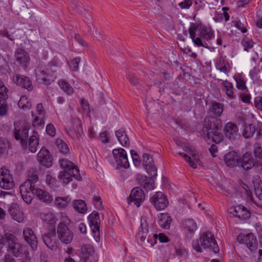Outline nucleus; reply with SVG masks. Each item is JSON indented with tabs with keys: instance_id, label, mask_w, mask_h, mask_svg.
I'll list each match as a JSON object with an SVG mask.
<instances>
[{
	"instance_id": "nucleus-1",
	"label": "nucleus",
	"mask_w": 262,
	"mask_h": 262,
	"mask_svg": "<svg viewBox=\"0 0 262 262\" xmlns=\"http://www.w3.org/2000/svg\"><path fill=\"white\" fill-rule=\"evenodd\" d=\"M4 248L8 253L2 258V262H16L10 254L15 257L19 256L21 253L23 246L14 234L4 232L3 234H0V253L3 252Z\"/></svg>"
},
{
	"instance_id": "nucleus-2",
	"label": "nucleus",
	"mask_w": 262,
	"mask_h": 262,
	"mask_svg": "<svg viewBox=\"0 0 262 262\" xmlns=\"http://www.w3.org/2000/svg\"><path fill=\"white\" fill-rule=\"evenodd\" d=\"M141 224L139 232L137 234V237L140 239L142 244L147 247L154 246L156 243V239L158 238L161 243H166L168 241L167 237L162 233L157 234L153 233H149V226L147 219L145 217H141Z\"/></svg>"
},
{
	"instance_id": "nucleus-3",
	"label": "nucleus",
	"mask_w": 262,
	"mask_h": 262,
	"mask_svg": "<svg viewBox=\"0 0 262 262\" xmlns=\"http://www.w3.org/2000/svg\"><path fill=\"white\" fill-rule=\"evenodd\" d=\"M198 26L195 24H191L189 28L190 37L192 42L198 47H203L209 48L208 44L210 40L214 38V34L210 27L206 26L200 27L199 29L198 36H196V32Z\"/></svg>"
},
{
	"instance_id": "nucleus-4",
	"label": "nucleus",
	"mask_w": 262,
	"mask_h": 262,
	"mask_svg": "<svg viewBox=\"0 0 262 262\" xmlns=\"http://www.w3.org/2000/svg\"><path fill=\"white\" fill-rule=\"evenodd\" d=\"M221 128L222 123L220 120L213 118H206L201 134L206 139L211 138L213 142L220 143L224 138Z\"/></svg>"
},
{
	"instance_id": "nucleus-5",
	"label": "nucleus",
	"mask_w": 262,
	"mask_h": 262,
	"mask_svg": "<svg viewBox=\"0 0 262 262\" xmlns=\"http://www.w3.org/2000/svg\"><path fill=\"white\" fill-rule=\"evenodd\" d=\"M60 167L63 170L60 172L58 178L65 184H68L74 177L78 181L81 180L78 167L73 163L67 159H62L59 161Z\"/></svg>"
},
{
	"instance_id": "nucleus-6",
	"label": "nucleus",
	"mask_w": 262,
	"mask_h": 262,
	"mask_svg": "<svg viewBox=\"0 0 262 262\" xmlns=\"http://www.w3.org/2000/svg\"><path fill=\"white\" fill-rule=\"evenodd\" d=\"M200 243L204 249L213 250L215 253H217L219 251L217 243L213 235L210 232H206L202 235L200 237V242L197 240L192 242L193 248L198 252H202V250Z\"/></svg>"
},
{
	"instance_id": "nucleus-7",
	"label": "nucleus",
	"mask_w": 262,
	"mask_h": 262,
	"mask_svg": "<svg viewBox=\"0 0 262 262\" xmlns=\"http://www.w3.org/2000/svg\"><path fill=\"white\" fill-rule=\"evenodd\" d=\"M67 132L72 138L79 139L83 133L80 120L78 118L71 117L67 125Z\"/></svg>"
},
{
	"instance_id": "nucleus-8",
	"label": "nucleus",
	"mask_w": 262,
	"mask_h": 262,
	"mask_svg": "<svg viewBox=\"0 0 262 262\" xmlns=\"http://www.w3.org/2000/svg\"><path fill=\"white\" fill-rule=\"evenodd\" d=\"M183 150L186 153L180 151L178 152V154L183 157L191 167L194 169L196 168L199 157L195 149L191 147H185Z\"/></svg>"
},
{
	"instance_id": "nucleus-9",
	"label": "nucleus",
	"mask_w": 262,
	"mask_h": 262,
	"mask_svg": "<svg viewBox=\"0 0 262 262\" xmlns=\"http://www.w3.org/2000/svg\"><path fill=\"white\" fill-rule=\"evenodd\" d=\"M56 230L58 237L62 243L69 244L73 240V233L72 231L63 222L58 224Z\"/></svg>"
},
{
	"instance_id": "nucleus-10",
	"label": "nucleus",
	"mask_w": 262,
	"mask_h": 262,
	"mask_svg": "<svg viewBox=\"0 0 262 262\" xmlns=\"http://www.w3.org/2000/svg\"><path fill=\"white\" fill-rule=\"evenodd\" d=\"M112 154L117 168L121 167L128 168L129 167L127 154L124 149L122 148L114 149L112 151Z\"/></svg>"
},
{
	"instance_id": "nucleus-11",
	"label": "nucleus",
	"mask_w": 262,
	"mask_h": 262,
	"mask_svg": "<svg viewBox=\"0 0 262 262\" xmlns=\"http://www.w3.org/2000/svg\"><path fill=\"white\" fill-rule=\"evenodd\" d=\"M89 225L92 231L93 236L97 242L100 241V221L98 213L93 211L89 216Z\"/></svg>"
},
{
	"instance_id": "nucleus-12",
	"label": "nucleus",
	"mask_w": 262,
	"mask_h": 262,
	"mask_svg": "<svg viewBox=\"0 0 262 262\" xmlns=\"http://www.w3.org/2000/svg\"><path fill=\"white\" fill-rule=\"evenodd\" d=\"M20 193L24 201L30 204L33 200V195H35L36 188L30 185L29 182H25L19 187Z\"/></svg>"
},
{
	"instance_id": "nucleus-13",
	"label": "nucleus",
	"mask_w": 262,
	"mask_h": 262,
	"mask_svg": "<svg viewBox=\"0 0 262 262\" xmlns=\"http://www.w3.org/2000/svg\"><path fill=\"white\" fill-rule=\"evenodd\" d=\"M14 184L12 175L8 169L2 167L0 170V187L4 189L10 190Z\"/></svg>"
},
{
	"instance_id": "nucleus-14",
	"label": "nucleus",
	"mask_w": 262,
	"mask_h": 262,
	"mask_svg": "<svg viewBox=\"0 0 262 262\" xmlns=\"http://www.w3.org/2000/svg\"><path fill=\"white\" fill-rule=\"evenodd\" d=\"M151 203L158 210L164 209L168 204L166 196L161 192H157L150 199Z\"/></svg>"
},
{
	"instance_id": "nucleus-15",
	"label": "nucleus",
	"mask_w": 262,
	"mask_h": 262,
	"mask_svg": "<svg viewBox=\"0 0 262 262\" xmlns=\"http://www.w3.org/2000/svg\"><path fill=\"white\" fill-rule=\"evenodd\" d=\"M237 241L240 244L245 245L251 251L256 249V239L252 233H249L247 235L240 234L237 237Z\"/></svg>"
},
{
	"instance_id": "nucleus-16",
	"label": "nucleus",
	"mask_w": 262,
	"mask_h": 262,
	"mask_svg": "<svg viewBox=\"0 0 262 262\" xmlns=\"http://www.w3.org/2000/svg\"><path fill=\"white\" fill-rule=\"evenodd\" d=\"M223 131L225 137L230 141H234L239 137L238 127L231 122H229L224 125Z\"/></svg>"
},
{
	"instance_id": "nucleus-17",
	"label": "nucleus",
	"mask_w": 262,
	"mask_h": 262,
	"mask_svg": "<svg viewBox=\"0 0 262 262\" xmlns=\"http://www.w3.org/2000/svg\"><path fill=\"white\" fill-rule=\"evenodd\" d=\"M145 199V194L142 189L139 187H135L131 191L130 195L128 198L129 202H133L139 207Z\"/></svg>"
},
{
	"instance_id": "nucleus-18",
	"label": "nucleus",
	"mask_w": 262,
	"mask_h": 262,
	"mask_svg": "<svg viewBox=\"0 0 262 262\" xmlns=\"http://www.w3.org/2000/svg\"><path fill=\"white\" fill-rule=\"evenodd\" d=\"M23 238L31 247L33 250L37 249L38 239L34 232L30 228H24L23 232Z\"/></svg>"
},
{
	"instance_id": "nucleus-19",
	"label": "nucleus",
	"mask_w": 262,
	"mask_h": 262,
	"mask_svg": "<svg viewBox=\"0 0 262 262\" xmlns=\"http://www.w3.org/2000/svg\"><path fill=\"white\" fill-rule=\"evenodd\" d=\"M38 161L43 166L50 167L52 165V157L49 150L42 147L37 154Z\"/></svg>"
},
{
	"instance_id": "nucleus-20",
	"label": "nucleus",
	"mask_w": 262,
	"mask_h": 262,
	"mask_svg": "<svg viewBox=\"0 0 262 262\" xmlns=\"http://www.w3.org/2000/svg\"><path fill=\"white\" fill-rule=\"evenodd\" d=\"M17 123H14L15 126V138L16 140H20L23 146H27V143L26 139L28 137V132L29 130V125L26 124L23 126L22 128H17Z\"/></svg>"
},
{
	"instance_id": "nucleus-21",
	"label": "nucleus",
	"mask_w": 262,
	"mask_h": 262,
	"mask_svg": "<svg viewBox=\"0 0 262 262\" xmlns=\"http://www.w3.org/2000/svg\"><path fill=\"white\" fill-rule=\"evenodd\" d=\"M12 80L18 86L26 89L28 91H32L33 90L32 82L27 77L15 74L13 76Z\"/></svg>"
},
{
	"instance_id": "nucleus-22",
	"label": "nucleus",
	"mask_w": 262,
	"mask_h": 262,
	"mask_svg": "<svg viewBox=\"0 0 262 262\" xmlns=\"http://www.w3.org/2000/svg\"><path fill=\"white\" fill-rule=\"evenodd\" d=\"M9 212L12 218L18 223H21L24 220L23 209L17 204H13L10 207Z\"/></svg>"
},
{
	"instance_id": "nucleus-23",
	"label": "nucleus",
	"mask_w": 262,
	"mask_h": 262,
	"mask_svg": "<svg viewBox=\"0 0 262 262\" xmlns=\"http://www.w3.org/2000/svg\"><path fill=\"white\" fill-rule=\"evenodd\" d=\"M230 212L235 217L241 220H245L250 216V212L245 207L238 205L231 208Z\"/></svg>"
},
{
	"instance_id": "nucleus-24",
	"label": "nucleus",
	"mask_w": 262,
	"mask_h": 262,
	"mask_svg": "<svg viewBox=\"0 0 262 262\" xmlns=\"http://www.w3.org/2000/svg\"><path fill=\"white\" fill-rule=\"evenodd\" d=\"M42 239L45 245L50 249L54 250L57 248L56 232L52 230L42 235Z\"/></svg>"
},
{
	"instance_id": "nucleus-25",
	"label": "nucleus",
	"mask_w": 262,
	"mask_h": 262,
	"mask_svg": "<svg viewBox=\"0 0 262 262\" xmlns=\"http://www.w3.org/2000/svg\"><path fill=\"white\" fill-rule=\"evenodd\" d=\"M255 165L252 156L248 152L245 153L239 160V165L245 170H248L251 169Z\"/></svg>"
},
{
	"instance_id": "nucleus-26",
	"label": "nucleus",
	"mask_w": 262,
	"mask_h": 262,
	"mask_svg": "<svg viewBox=\"0 0 262 262\" xmlns=\"http://www.w3.org/2000/svg\"><path fill=\"white\" fill-rule=\"evenodd\" d=\"M255 133H256L257 137L260 136V129L259 126L253 124H249L245 125L243 131V136L245 138H249L252 137Z\"/></svg>"
},
{
	"instance_id": "nucleus-27",
	"label": "nucleus",
	"mask_w": 262,
	"mask_h": 262,
	"mask_svg": "<svg viewBox=\"0 0 262 262\" xmlns=\"http://www.w3.org/2000/svg\"><path fill=\"white\" fill-rule=\"evenodd\" d=\"M225 163L229 167H234L239 165V159L236 152L233 151L226 154L224 157Z\"/></svg>"
},
{
	"instance_id": "nucleus-28",
	"label": "nucleus",
	"mask_w": 262,
	"mask_h": 262,
	"mask_svg": "<svg viewBox=\"0 0 262 262\" xmlns=\"http://www.w3.org/2000/svg\"><path fill=\"white\" fill-rule=\"evenodd\" d=\"M36 81L39 83H44L48 85L50 83V79L48 78L49 73H47L43 68H37L35 70Z\"/></svg>"
},
{
	"instance_id": "nucleus-29",
	"label": "nucleus",
	"mask_w": 262,
	"mask_h": 262,
	"mask_svg": "<svg viewBox=\"0 0 262 262\" xmlns=\"http://www.w3.org/2000/svg\"><path fill=\"white\" fill-rule=\"evenodd\" d=\"M16 60L23 67H25L30 60L28 53L23 49H17L15 51Z\"/></svg>"
},
{
	"instance_id": "nucleus-30",
	"label": "nucleus",
	"mask_w": 262,
	"mask_h": 262,
	"mask_svg": "<svg viewBox=\"0 0 262 262\" xmlns=\"http://www.w3.org/2000/svg\"><path fill=\"white\" fill-rule=\"evenodd\" d=\"M35 192V195L40 201L46 204H49L52 202L53 198L47 191L36 188Z\"/></svg>"
},
{
	"instance_id": "nucleus-31",
	"label": "nucleus",
	"mask_w": 262,
	"mask_h": 262,
	"mask_svg": "<svg viewBox=\"0 0 262 262\" xmlns=\"http://www.w3.org/2000/svg\"><path fill=\"white\" fill-rule=\"evenodd\" d=\"M39 145V137L38 133L33 131V134L29 138L28 140V148L30 151L33 153L37 151Z\"/></svg>"
},
{
	"instance_id": "nucleus-32",
	"label": "nucleus",
	"mask_w": 262,
	"mask_h": 262,
	"mask_svg": "<svg viewBox=\"0 0 262 262\" xmlns=\"http://www.w3.org/2000/svg\"><path fill=\"white\" fill-rule=\"evenodd\" d=\"M215 66L217 70L225 74L228 73L230 70L229 64L223 57H220L216 59Z\"/></svg>"
},
{
	"instance_id": "nucleus-33",
	"label": "nucleus",
	"mask_w": 262,
	"mask_h": 262,
	"mask_svg": "<svg viewBox=\"0 0 262 262\" xmlns=\"http://www.w3.org/2000/svg\"><path fill=\"white\" fill-rule=\"evenodd\" d=\"M184 225L187 235H190L191 236L196 230V224L192 219H188L186 220Z\"/></svg>"
},
{
	"instance_id": "nucleus-34",
	"label": "nucleus",
	"mask_w": 262,
	"mask_h": 262,
	"mask_svg": "<svg viewBox=\"0 0 262 262\" xmlns=\"http://www.w3.org/2000/svg\"><path fill=\"white\" fill-rule=\"evenodd\" d=\"M172 220L168 213H161L159 219V225L164 229H168L170 228Z\"/></svg>"
},
{
	"instance_id": "nucleus-35",
	"label": "nucleus",
	"mask_w": 262,
	"mask_h": 262,
	"mask_svg": "<svg viewBox=\"0 0 262 262\" xmlns=\"http://www.w3.org/2000/svg\"><path fill=\"white\" fill-rule=\"evenodd\" d=\"M223 91L227 96L230 99H234L236 96L233 92V86L231 82L225 81L223 83Z\"/></svg>"
},
{
	"instance_id": "nucleus-36",
	"label": "nucleus",
	"mask_w": 262,
	"mask_h": 262,
	"mask_svg": "<svg viewBox=\"0 0 262 262\" xmlns=\"http://www.w3.org/2000/svg\"><path fill=\"white\" fill-rule=\"evenodd\" d=\"M41 220L47 224L53 225L55 224L57 219L54 213L51 212H43L40 214Z\"/></svg>"
},
{
	"instance_id": "nucleus-37",
	"label": "nucleus",
	"mask_w": 262,
	"mask_h": 262,
	"mask_svg": "<svg viewBox=\"0 0 262 262\" xmlns=\"http://www.w3.org/2000/svg\"><path fill=\"white\" fill-rule=\"evenodd\" d=\"M116 136L119 141L120 144L123 146H128L129 144V139L125 134L122 130H118L116 131Z\"/></svg>"
},
{
	"instance_id": "nucleus-38",
	"label": "nucleus",
	"mask_w": 262,
	"mask_h": 262,
	"mask_svg": "<svg viewBox=\"0 0 262 262\" xmlns=\"http://www.w3.org/2000/svg\"><path fill=\"white\" fill-rule=\"evenodd\" d=\"M223 111V105L219 103H212L210 108V112L216 117L221 116Z\"/></svg>"
},
{
	"instance_id": "nucleus-39",
	"label": "nucleus",
	"mask_w": 262,
	"mask_h": 262,
	"mask_svg": "<svg viewBox=\"0 0 262 262\" xmlns=\"http://www.w3.org/2000/svg\"><path fill=\"white\" fill-rule=\"evenodd\" d=\"M73 206L76 211L80 213H84L87 210L85 202L81 200L74 201Z\"/></svg>"
},
{
	"instance_id": "nucleus-40",
	"label": "nucleus",
	"mask_w": 262,
	"mask_h": 262,
	"mask_svg": "<svg viewBox=\"0 0 262 262\" xmlns=\"http://www.w3.org/2000/svg\"><path fill=\"white\" fill-rule=\"evenodd\" d=\"M58 83L60 88L67 94L71 95L73 94L74 89L67 81L60 80Z\"/></svg>"
},
{
	"instance_id": "nucleus-41",
	"label": "nucleus",
	"mask_w": 262,
	"mask_h": 262,
	"mask_svg": "<svg viewBox=\"0 0 262 262\" xmlns=\"http://www.w3.org/2000/svg\"><path fill=\"white\" fill-rule=\"evenodd\" d=\"M36 170L30 169L28 173V179L25 182H29L30 185L35 187V183L38 181Z\"/></svg>"
},
{
	"instance_id": "nucleus-42",
	"label": "nucleus",
	"mask_w": 262,
	"mask_h": 262,
	"mask_svg": "<svg viewBox=\"0 0 262 262\" xmlns=\"http://www.w3.org/2000/svg\"><path fill=\"white\" fill-rule=\"evenodd\" d=\"M19 107L22 110H29L31 107V103L28 100L27 97L25 96H21L18 102Z\"/></svg>"
},
{
	"instance_id": "nucleus-43",
	"label": "nucleus",
	"mask_w": 262,
	"mask_h": 262,
	"mask_svg": "<svg viewBox=\"0 0 262 262\" xmlns=\"http://www.w3.org/2000/svg\"><path fill=\"white\" fill-rule=\"evenodd\" d=\"M57 147L59 151L63 154L69 152L70 149L66 143L60 139H57L56 141Z\"/></svg>"
},
{
	"instance_id": "nucleus-44",
	"label": "nucleus",
	"mask_w": 262,
	"mask_h": 262,
	"mask_svg": "<svg viewBox=\"0 0 262 262\" xmlns=\"http://www.w3.org/2000/svg\"><path fill=\"white\" fill-rule=\"evenodd\" d=\"M70 200L71 199L69 196L66 198L57 197L55 200V204L57 207L64 208L67 206Z\"/></svg>"
},
{
	"instance_id": "nucleus-45",
	"label": "nucleus",
	"mask_w": 262,
	"mask_h": 262,
	"mask_svg": "<svg viewBox=\"0 0 262 262\" xmlns=\"http://www.w3.org/2000/svg\"><path fill=\"white\" fill-rule=\"evenodd\" d=\"M260 73V70L254 67L252 70L250 71V76L254 82H258L261 79L258 77V74Z\"/></svg>"
},
{
	"instance_id": "nucleus-46",
	"label": "nucleus",
	"mask_w": 262,
	"mask_h": 262,
	"mask_svg": "<svg viewBox=\"0 0 262 262\" xmlns=\"http://www.w3.org/2000/svg\"><path fill=\"white\" fill-rule=\"evenodd\" d=\"M242 44L244 48V50L248 51L249 49L253 47L254 42L249 38H245L242 40Z\"/></svg>"
},
{
	"instance_id": "nucleus-47",
	"label": "nucleus",
	"mask_w": 262,
	"mask_h": 262,
	"mask_svg": "<svg viewBox=\"0 0 262 262\" xmlns=\"http://www.w3.org/2000/svg\"><path fill=\"white\" fill-rule=\"evenodd\" d=\"M146 172L150 175V176L154 177L157 176V167L154 165H149L148 166L145 167Z\"/></svg>"
},
{
	"instance_id": "nucleus-48",
	"label": "nucleus",
	"mask_w": 262,
	"mask_h": 262,
	"mask_svg": "<svg viewBox=\"0 0 262 262\" xmlns=\"http://www.w3.org/2000/svg\"><path fill=\"white\" fill-rule=\"evenodd\" d=\"M80 62V59L76 57L71 60L69 66L71 69L73 71H77L78 69V64Z\"/></svg>"
},
{
	"instance_id": "nucleus-49",
	"label": "nucleus",
	"mask_w": 262,
	"mask_h": 262,
	"mask_svg": "<svg viewBox=\"0 0 262 262\" xmlns=\"http://www.w3.org/2000/svg\"><path fill=\"white\" fill-rule=\"evenodd\" d=\"M152 162V157L147 154H144L143 155V162L144 166V168L146 166L151 165Z\"/></svg>"
},
{
	"instance_id": "nucleus-50",
	"label": "nucleus",
	"mask_w": 262,
	"mask_h": 262,
	"mask_svg": "<svg viewBox=\"0 0 262 262\" xmlns=\"http://www.w3.org/2000/svg\"><path fill=\"white\" fill-rule=\"evenodd\" d=\"M151 181V180L150 179L145 177L144 180H142V181L140 182V184L144 188L153 189L152 184Z\"/></svg>"
},
{
	"instance_id": "nucleus-51",
	"label": "nucleus",
	"mask_w": 262,
	"mask_h": 262,
	"mask_svg": "<svg viewBox=\"0 0 262 262\" xmlns=\"http://www.w3.org/2000/svg\"><path fill=\"white\" fill-rule=\"evenodd\" d=\"M80 103L83 112L85 114H89L90 113V109L88 102L85 99H82L81 100Z\"/></svg>"
},
{
	"instance_id": "nucleus-52",
	"label": "nucleus",
	"mask_w": 262,
	"mask_h": 262,
	"mask_svg": "<svg viewBox=\"0 0 262 262\" xmlns=\"http://www.w3.org/2000/svg\"><path fill=\"white\" fill-rule=\"evenodd\" d=\"M73 8L78 12L81 13L82 10V4L78 0H74L72 2Z\"/></svg>"
},
{
	"instance_id": "nucleus-53",
	"label": "nucleus",
	"mask_w": 262,
	"mask_h": 262,
	"mask_svg": "<svg viewBox=\"0 0 262 262\" xmlns=\"http://www.w3.org/2000/svg\"><path fill=\"white\" fill-rule=\"evenodd\" d=\"M236 87L238 89L241 90H244L245 89H247L246 86V82L243 79L241 78H237L236 79Z\"/></svg>"
},
{
	"instance_id": "nucleus-54",
	"label": "nucleus",
	"mask_w": 262,
	"mask_h": 262,
	"mask_svg": "<svg viewBox=\"0 0 262 262\" xmlns=\"http://www.w3.org/2000/svg\"><path fill=\"white\" fill-rule=\"evenodd\" d=\"M47 133L50 136L53 137L55 135L56 130L54 125L52 124H49L46 127Z\"/></svg>"
},
{
	"instance_id": "nucleus-55",
	"label": "nucleus",
	"mask_w": 262,
	"mask_h": 262,
	"mask_svg": "<svg viewBox=\"0 0 262 262\" xmlns=\"http://www.w3.org/2000/svg\"><path fill=\"white\" fill-rule=\"evenodd\" d=\"M128 78L133 86H137L140 84V80L134 75H129Z\"/></svg>"
},
{
	"instance_id": "nucleus-56",
	"label": "nucleus",
	"mask_w": 262,
	"mask_h": 262,
	"mask_svg": "<svg viewBox=\"0 0 262 262\" xmlns=\"http://www.w3.org/2000/svg\"><path fill=\"white\" fill-rule=\"evenodd\" d=\"M7 142L6 140L3 138H0V156L5 151L7 147Z\"/></svg>"
},
{
	"instance_id": "nucleus-57",
	"label": "nucleus",
	"mask_w": 262,
	"mask_h": 262,
	"mask_svg": "<svg viewBox=\"0 0 262 262\" xmlns=\"http://www.w3.org/2000/svg\"><path fill=\"white\" fill-rule=\"evenodd\" d=\"M255 106L259 110L262 111V97H256L254 99Z\"/></svg>"
},
{
	"instance_id": "nucleus-58",
	"label": "nucleus",
	"mask_w": 262,
	"mask_h": 262,
	"mask_svg": "<svg viewBox=\"0 0 262 262\" xmlns=\"http://www.w3.org/2000/svg\"><path fill=\"white\" fill-rule=\"evenodd\" d=\"M191 0H185L179 4V6L182 9H188L192 5Z\"/></svg>"
},
{
	"instance_id": "nucleus-59",
	"label": "nucleus",
	"mask_w": 262,
	"mask_h": 262,
	"mask_svg": "<svg viewBox=\"0 0 262 262\" xmlns=\"http://www.w3.org/2000/svg\"><path fill=\"white\" fill-rule=\"evenodd\" d=\"M8 92V89L6 88L3 82L0 80V95L3 96L7 95Z\"/></svg>"
},
{
	"instance_id": "nucleus-60",
	"label": "nucleus",
	"mask_w": 262,
	"mask_h": 262,
	"mask_svg": "<svg viewBox=\"0 0 262 262\" xmlns=\"http://www.w3.org/2000/svg\"><path fill=\"white\" fill-rule=\"evenodd\" d=\"M99 138L102 142L104 143H107L109 141L107 132L105 131L101 133L99 136Z\"/></svg>"
},
{
	"instance_id": "nucleus-61",
	"label": "nucleus",
	"mask_w": 262,
	"mask_h": 262,
	"mask_svg": "<svg viewBox=\"0 0 262 262\" xmlns=\"http://www.w3.org/2000/svg\"><path fill=\"white\" fill-rule=\"evenodd\" d=\"M234 25L239 30H241L243 33H245L247 32V30L246 28H245L244 24L239 21H236Z\"/></svg>"
},
{
	"instance_id": "nucleus-62",
	"label": "nucleus",
	"mask_w": 262,
	"mask_h": 262,
	"mask_svg": "<svg viewBox=\"0 0 262 262\" xmlns=\"http://www.w3.org/2000/svg\"><path fill=\"white\" fill-rule=\"evenodd\" d=\"M49 66L51 71L53 72H55L56 71V67L59 66V63L56 59H54V60L50 63Z\"/></svg>"
},
{
	"instance_id": "nucleus-63",
	"label": "nucleus",
	"mask_w": 262,
	"mask_h": 262,
	"mask_svg": "<svg viewBox=\"0 0 262 262\" xmlns=\"http://www.w3.org/2000/svg\"><path fill=\"white\" fill-rule=\"evenodd\" d=\"M84 249H85L86 252L89 254V255H94L93 254L94 253L95 250L93 246L89 245H86L84 246Z\"/></svg>"
},
{
	"instance_id": "nucleus-64",
	"label": "nucleus",
	"mask_w": 262,
	"mask_h": 262,
	"mask_svg": "<svg viewBox=\"0 0 262 262\" xmlns=\"http://www.w3.org/2000/svg\"><path fill=\"white\" fill-rule=\"evenodd\" d=\"M84 262H97V259L94 255H88L84 257Z\"/></svg>"
}]
</instances>
